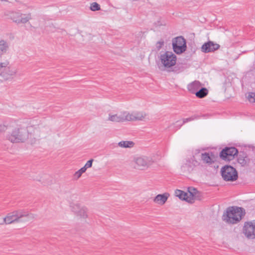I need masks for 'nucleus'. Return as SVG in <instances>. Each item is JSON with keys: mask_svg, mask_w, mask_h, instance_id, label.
I'll use <instances>...</instances> for the list:
<instances>
[{"mask_svg": "<svg viewBox=\"0 0 255 255\" xmlns=\"http://www.w3.org/2000/svg\"><path fill=\"white\" fill-rule=\"evenodd\" d=\"M172 46L174 51L177 54L184 52L186 49V42L182 36H178L173 39Z\"/></svg>", "mask_w": 255, "mask_h": 255, "instance_id": "obj_10", "label": "nucleus"}, {"mask_svg": "<svg viewBox=\"0 0 255 255\" xmlns=\"http://www.w3.org/2000/svg\"><path fill=\"white\" fill-rule=\"evenodd\" d=\"M176 56L172 52L166 51L160 56V60L166 69L170 68L175 65L176 62Z\"/></svg>", "mask_w": 255, "mask_h": 255, "instance_id": "obj_6", "label": "nucleus"}, {"mask_svg": "<svg viewBox=\"0 0 255 255\" xmlns=\"http://www.w3.org/2000/svg\"><path fill=\"white\" fill-rule=\"evenodd\" d=\"M34 215L28 211L18 209L7 214L0 222V225L10 224L14 223H25L32 220Z\"/></svg>", "mask_w": 255, "mask_h": 255, "instance_id": "obj_2", "label": "nucleus"}, {"mask_svg": "<svg viewBox=\"0 0 255 255\" xmlns=\"http://www.w3.org/2000/svg\"><path fill=\"white\" fill-rule=\"evenodd\" d=\"M208 91L205 88H201L195 94L197 97L203 98L208 95Z\"/></svg>", "mask_w": 255, "mask_h": 255, "instance_id": "obj_23", "label": "nucleus"}, {"mask_svg": "<svg viewBox=\"0 0 255 255\" xmlns=\"http://www.w3.org/2000/svg\"><path fill=\"white\" fill-rule=\"evenodd\" d=\"M7 126L10 131L6 135V139L12 143L25 142L29 137V132L26 127L22 126L21 122L10 120Z\"/></svg>", "mask_w": 255, "mask_h": 255, "instance_id": "obj_1", "label": "nucleus"}, {"mask_svg": "<svg viewBox=\"0 0 255 255\" xmlns=\"http://www.w3.org/2000/svg\"><path fill=\"white\" fill-rule=\"evenodd\" d=\"M119 146L122 147H131L133 145V142L131 141H122L118 143Z\"/></svg>", "mask_w": 255, "mask_h": 255, "instance_id": "obj_26", "label": "nucleus"}, {"mask_svg": "<svg viewBox=\"0 0 255 255\" xmlns=\"http://www.w3.org/2000/svg\"><path fill=\"white\" fill-rule=\"evenodd\" d=\"M223 178L226 181H234L238 179V172L235 168L231 166L226 165L221 169Z\"/></svg>", "mask_w": 255, "mask_h": 255, "instance_id": "obj_8", "label": "nucleus"}, {"mask_svg": "<svg viewBox=\"0 0 255 255\" xmlns=\"http://www.w3.org/2000/svg\"><path fill=\"white\" fill-rule=\"evenodd\" d=\"M248 99L251 103H255V93H250L248 96Z\"/></svg>", "mask_w": 255, "mask_h": 255, "instance_id": "obj_30", "label": "nucleus"}, {"mask_svg": "<svg viewBox=\"0 0 255 255\" xmlns=\"http://www.w3.org/2000/svg\"><path fill=\"white\" fill-rule=\"evenodd\" d=\"M9 49V43L5 40H0V57L8 52Z\"/></svg>", "mask_w": 255, "mask_h": 255, "instance_id": "obj_19", "label": "nucleus"}, {"mask_svg": "<svg viewBox=\"0 0 255 255\" xmlns=\"http://www.w3.org/2000/svg\"><path fill=\"white\" fill-rule=\"evenodd\" d=\"M243 233L248 239H255V220L245 224Z\"/></svg>", "mask_w": 255, "mask_h": 255, "instance_id": "obj_12", "label": "nucleus"}, {"mask_svg": "<svg viewBox=\"0 0 255 255\" xmlns=\"http://www.w3.org/2000/svg\"><path fill=\"white\" fill-rule=\"evenodd\" d=\"M242 208L238 207H230L222 216V220L230 224H235L239 222L242 218Z\"/></svg>", "mask_w": 255, "mask_h": 255, "instance_id": "obj_3", "label": "nucleus"}, {"mask_svg": "<svg viewBox=\"0 0 255 255\" xmlns=\"http://www.w3.org/2000/svg\"><path fill=\"white\" fill-rule=\"evenodd\" d=\"M182 123V122H181V121H177L176 123H175V127L176 128V130H177L179 128H178V127L180 126V125Z\"/></svg>", "mask_w": 255, "mask_h": 255, "instance_id": "obj_32", "label": "nucleus"}, {"mask_svg": "<svg viewBox=\"0 0 255 255\" xmlns=\"http://www.w3.org/2000/svg\"><path fill=\"white\" fill-rule=\"evenodd\" d=\"M6 15L17 24H24L32 19L31 13H22L19 11H10Z\"/></svg>", "mask_w": 255, "mask_h": 255, "instance_id": "obj_5", "label": "nucleus"}, {"mask_svg": "<svg viewBox=\"0 0 255 255\" xmlns=\"http://www.w3.org/2000/svg\"><path fill=\"white\" fill-rule=\"evenodd\" d=\"M201 86V83L199 81H194L188 85L187 89L190 93L195 94Z\"/></svg>", "mask_w": 255, "mask_h": 255, "instance_id": "obj_17", "label": "nucleus"}, {"mask_svg": "<svg viewBox=\"0 0 255 255\" xmlns=\"http://www.w3.org/2000/svg\"><path fill=\"white\" fill-rule=\"evenodd\" d=\"M93 160H94L93 159L88 160L85 164L84 167L82 168L83 169H85V171H86L87 168H90L92 166Z\"/></svg>", "mask_w": 255, "mask_h": 255, "instance_id": "obj_31", "label": "nucleus"}, {"mask_svg": "<svg viewBox=\"0 0 255 255\" xmlns=\"http://www.w3.org/2000/svg\"><path fill=\"white\" fill-rule=\"evenodd\" d=\"M170 195L167 192H165L163 194L157 195L153 199V201L159 205H163L167 201Z\"/></svg>", "mask_w": 255, "mask_h": 255, "instance_id": "obj_16", "label": "nucleus"}, {"mask_svg": "<svg viewBox=\"0 0 255 255\" xmlns=\"http://www.w3.org/2000/svg\"><path fill=\"white\" fill-rule=\"evenodd\" d=\"M90 10L93 11H98L100 10V5L96 2H92L90 5Z\"/></svg>", "mask_w": 255, "mask_h": 255, "instance_id": "obj_27", "label": "nucleus"}, {"mask_svg": "<svg viewBox=\"0 0 255 255\" xmlns=\"http://www.w3.org/2000/svg\"><path fill=\"white\" fill-rule=\"evenodd\" d=\"M197 156L198 154L196 153L195 155L188 159L186 162L181 166L182 171L184 172H190L195 167L199 165L200 163L197 159Z\"/></svg>", "mask_w": 255, "mask_h": 255, "instance_id": "obj_11", "label": "nucleus"}, {"mask_svg": "<svg viewBox=\"0 0 255 255\" xmlns=\"http://www.w3.org/2000/svg\"><path fill=\"white\" fill-rule=\"evenodd\" d=\"M199 156L201 157L204 163L208 165L213 164L216 161L218 157L217 155L212 151L202 152Z\"/></svg>", "mask_w": 255, "mask_h": 255, "instance_id": "obj_13", "label": "nucleus"}, {"mask_svg": "<svg viewBox=\"0 0 255 255\" xmlns=\"http://www.w3.org/2000/svg\"><path fill=\"white\" fill-rule=\"evenodd\" d=\"M153 163L152 159L148 157L140 156L133 158L131 161L133 168L139 170H147Z\"/></svg>", "mask_w": 255, "mask_h": 255, "instance_id": "obj_4", "label": "nucleus"}, {"mask_svg": "<svg viewBox=\"0 0 255 255\" xmlns=\"http://www.w3.org/2000/svg\"><path fill=\"white\" fill-rule=\"evenodd\" d=\"M220 47L219 44L209 41L202 46L201 50L204 53L213 52L219 49Z\"/></svg>", "mask_w": 255, "mask_h": 255, "instance_id": "obj_15", "label": "nucleus"}, {"mask_svg": "<svg viewBox=\"0 0 255 255\" xmlns=\"http://www.w3.org/2000/svg\"><path fill=\"white\" fill-rule=\"evenodd\" d=\"M237 149L234 147H226L220 153V156L224 159L230 160L238 153Z\"/></svg>", "mask_w": 255, "mask_h": 255, "instance_id": "obj_14", "label": "nucleus"}, {"mask_svg": "<svg viewBox=\"0 0 255 255\" xmlns=\"http://www.w3.org/2000/svg\"><path fill=\"white\" fill-rule=\"evenodd\" d=\"M132 114L134 121H141L144 118L145 116V114L142 112H133Z\"/></svg>", "mask_w": 255, "mask_h": 255, "instance_id": "obj_25", "label": "nucleus"}, {"mask_svg": "<svg viewBox=\"0 0 255 255\" xmlns=\"http://www.w3.org/2000/svg\"><path fill=\"white\" fill-rule=\"evenodd\" d=\"M187 192L188 195L187 202L190 203H193L194 202L195 199L196 198V195L198 193V191L196 189L193 187H189Z\"/></svg>", "mask_w": 255, "mask_h": 255, "instance_id": "obj_18", "label": "nucleus"}, {"mask_svg": "<svg viewBox=\"0 0 255 255\" xmlns=\"http://www.w3.org/2000/svg\"><path fill=\"white\" fill-rule=\"evenodd\" d=\"M71 208L72 212L79 219L85 220L88 218V209L86 206L79 203H73L71 204Z\"/></svg>", "mask_w": 255, "mask_h": 255, "instance_id": "obj_9", "label": "nucleus"}, {"mask_svg": "<svg viewBox=\"0 0 255 255\" xmlns=\"http://www.w3.org/2000/svg\"><path fill=\"white\" fill-rule=\"evenodd\" d=\"M9 122V121L5 122V124H4V125H0V132L4 131L6 130V129L10 130V128L7 126Z\"/></svg>", "mask_w": 255, "mask_h": 255, "instance_id": "obj_29", "label": "nucleus"}, {"mask_svg": "<svg viewBox=\"0 0 255 255\" xmlns=\"http://www.w3.org/2000/svg\"><path fill=\"white\" fill-rule=\"evenodd\" d=\"M122 113L120 114H114L110 113L109 114L108 120L114 123H122L123 122Z\"/></svg>", "mask_w": 255, "mask_h": 255, "instance_id": "obj_20", "label": "nucleus"}, {"mask_svg": "<svg viewBox=\"0 0 255 255\" xmlns=\"http://www.w3.org/2000/svg\"><path fill=\"white\" fill-rule=\"evenodd\" d=\"M175 195L180 199L185 200L187 202L188 195L187 192H185L182 190L177 189L175 191Z\"/></svg>", "mask_w": 255, "mask_h": 255, "instance_id": "obj_22", "label": "nucleus"}, {"mask_svg": "<svg viewBox=\"0 0 255 255\" xmlns=\"http://www.w3.org/2000/svg\"><path fill=\"white\" fill-rule=\"evenodd\" d=\"M16 73V69L10 65L8 61L0 62V75L4 79H7Z\"/></svg>", "mask_w": 255, "mask_h": 255, "instance_id": "obj_7", "label": "nucleus"}, {"mask_svg": "<svg viewBox=\"0 0 255 255\" xmlns=\"http://www.w3.org/2000/svg\"><path fill=\"white\" fill-rule=\"evenodd\" d=\"M200 117L199 115H194L189 118L183 119V121H182V123L180 125V126L178 127V128H180L182 126V125H184V124L189 122H191V121H194V120H195L199 119L200 118Z\"/></svg>", "mask_w": 255, "mask_h": 255, "instance_id": "obj_24", "label": "nucleus"}, {"mask_svg": "<svg viewBox=\"0 0 255 255\" xmlns=\"http://www.w3.org/2000/svg\"><path fill=\"white\" fill-rule=\"evenodd\" d=\"M122 117H123V122L126 121H133L134 118L133 116L132 112L129 113L128 111H124L122 112Z\"/></svg>", "mask_w": 255, "mask_h": 255, "instance_id": "obj_21", "label": "nucleus"}, {"mask_svg": "<svg viewBox=\"0 0 255 255\" xmlns=\"http://www.w3.org/2000/svg\"><path fill=\"white\" fill-rule=\"evenodd\" d=\"M85 172V169L81 168L74 173L73 175L74 178L77 180L81 176L82 174Z\"/></svg>", "mask_w": 255, "mask_h": 255, "instance_id": "obj_28", "label": "nucleus"}]
</instances>
